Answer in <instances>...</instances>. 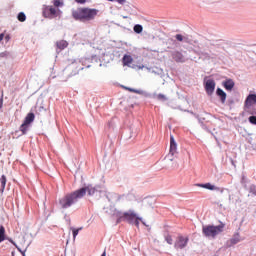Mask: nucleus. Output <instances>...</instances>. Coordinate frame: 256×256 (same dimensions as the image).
Listing matches in <instances>:
<instances>
[{
    "instance_id": "f257e3e1",
    "label": "nucleus",
    "mask_w": 256,
    "mask_h": 256,
    "mask_svg": "<svg viewBox=\"0 0 256 256\" xmlns=\"http://www.w3.org/2000/svg\"><path fill=\"white\" fill-rule=\"evenodd\" d=\"M90 195V197H93L94 200H99L103 195H105V191L101 189L100 187L93 188L91 186H88L87 188H81L80 190L68 194L64 197H62L59 201V205L62 209H68V207H71L77 199H81V197H85V193Z\"/></svg>"
},
{
    "instance_id": "f03ea898",
    "label": "nucleus",
    "mask_w": 256,
    "mask_h": 256,
    "mask_svg": "<svg viewBox=\"0 0 256 256\" xmlns=\"http://www.w3.org/2000/svg\"><path fill=\"white\" fill-rule=\"evenodd\" d=\"M126 207L137 209V211H149L153 209L155 205V200L153 198H145L143 200L137 199L133 194H129L125 197Z\"/></svg>"
},
{
    "instance_id": "7ed1b4c3",
    "label": "nucleus",
    "mask_w": 256,
    "mask_h": 256,
    "mask_svg": "<svg viewBox=\"0 0 256 256\" xmlns=\"http://www.w3.org/2000/svg\"><path fill=\"white\" fill-rule=\"evenodd\" d=\"M99 10L91 9V8H79L78 10L73 12L74 19H79L80 21H93Z\"/></svg>"
},
{
    "instance_id": "20e7f679",
    "label": "nucleus",
    "mask_w": 256,
    "mask_h": 256,
    "mask_svg": "<svg viewBox=\"0 0 256 256\" xmlns=\"http://www.w3.org/2000/svg\"><path fill=\"white\" fill-rule=\"evenodd\" d=\"M225 229V224L221 223L218 226L213 225H207L203 226L202 233L205 235V237H210L211 239H215L217 235L223 233V230Z\"/></svg>"
},
{
    "instance_id": "39448f33",
    "label": "nucleus",
    "mask_w": 256,
    "mask_h": 256,
    "mask_svg": "<svg viewBox=\"0 0 256 256\" xmlns=\"http://www.w3.org/2000/svg\"><path fill=\"white\" fill-rule=\"evenodd\" d=\"M123 217L125 221L128 223H131L132 225H136V227H139V223L142 222V224L145 225V227H151L149 224L143 221V218L135 212V210H129L128 212H125L123 214Z\"/></svg>"
},
{
    "instance_id": "423d86ee",
    "label": "nucleus",
    "mask_w": 256,
    "mask_h": 256,
    "mask_svg": "<svg viewBox=\"0 0 256 256\" xmlns=\"http://www.w3.org/2000/svg\"><path fill=\"white\" fill-rule=\"evenodd\" d=\"M43 17L46 19H56V17H61V10L53 6H44Z\"/></svg>"
},
{
    "instance_id": "0eeeda50",
    "label": "nucleus",
    "mask_w": 256,
    "mask_h": 256,
    "mask_svg": "<svg viewBox=\"0 0 256 256\" xmlns=\"http://www.w3.org/2000/svg\"><path fill=\"white\" fill-rule=\"evenodd\" d=\"M215 80L211 78L204 79V89L207 93V95L211 96L213 93H215V87H216Z\"/></svg>"
},
{
    "instance_id": "6e6552de",
    "label": "nucleus",
    "mask_w": 256,
    "mask_h": 256,
    "mask_svg": "<svg viewBox=\"0 0 256 256\" xmlns=\"http://www.w3.org/2000/svg\"><path fill=\"white\" fill-rule=\"evenodd\" d=\"M172 58L176 61V63H185L187 59L185 58V55L179 51H175L172 53Z\"/></svg>"
},
{
    "instance_id": "1a4fd4ad",
    "label": "nucleus",
    "mask_w": 256,
    "mask_h": 256,
    "mask_svg": "<svg viewBox=\"0 0 256 256\" xmlns=\"http://www.w3.org/2000/svg\"><path fill=\"white\" fill-rule=\"evenodd\" d=\"M256 105V94H250L245 100V107H253Z\"/></svg>"
},
{
    "instance_id": "9d476101",
    "label": "nucleus",
    "mask_w": 256,
    "mask_h": 256,
    "mask_svg": "<svg viewBox=\"0 0 256 256\" xmlns=\"http://www.w3.org/2000/svg\"><path fill=\"white\" fill-rule=\"evenodd\" d=\"M196 187H201L202 189H207L208 191H219V187L211 183L196 184Z\"/></svg>"
},
{
    "instance_id": "9b49d317",
    "label": "nucleus",
    "mask_w": 256,
    "mask_h": 256,
    "mask_svg": "<svg viewBox=\"0 0 256 256\" xmlns=\"http://www.w3.org/2000/svg\"><path fill=\"white\" fill-rule=\"evenodd\" d=\"M68 165L72 171H77L79 169V159L78 158H72L68 161Z\"/></svg>"
},
{
    "instance_id": "f8f14e48",
    "label": "nucleus",
    "mask_w": 256,
    "mask_h": 256,
    "mask_svg": "<svg viewBox=\"0 0 256 256\" xmlns=\"http://www.w3.org/2000/svg\"><path fill=\"white\" fill-rule=\"evenodd\" d=\"M187 246V238L185 237H179L177 242L175 243V247L177 249H183V247Z\"/></svg>"
},
{
    "instance_id": "ddd939ff",
    "label": "nucleus",
    "mask_w": 256,
    "mask_h": 256,
    "mask_svg": "<svg viewBox=\"0 0 256 256\" xmlns=\"http://www.w3.org/2000/svg\"><path fill=\"white\" fill-rule=\"evenodd\" d=\"M216 95L220 98L221 103H225V101H227V93H225L223 89L217 88Z\"/></svg>"
},
{
    "instance_id": "4468645a",
    "label": "nucleus",
    "mask_w": 256,
    "mask_h": 256,
    "mask_svg": "<svg viewBox=\"0 0 256 256\" xmlns=\"http://www.w3.org/2000/svg\"><path fill=\"white\" fill-rule=\"evenodd\" d=\"M169 153H174L177 155V142L173 136L170 137V150Z\"/></svg>"
},
{
    "instance_id": "2eb2a0df",
    "label": "nucleus",
    "mask_w": 256,
    "mask_h": 256,
    "mask_svg": "<svg viewBox=\"0 0 256 256\" xmlns=\"http://www.w3.org/2000/svg\"><path fill=\"white\" fill-rule=\"evenodd\" d=\"M223 86L226 91H232L233 87H235V82H233V80L229 79V80H226L225 82H223Z\"/></svg>"
},
{
    "instance_id": "dca6fc26",
    "label": "nucleus",
    "mask_w": 256,
    "mask_h": 256,
    "mask_svg": "<svg viewBox=\"0 0 256 256\" xmlns=\"http://www.w3.org/2000/svg\"><path fill=\"white\" fill-rule=\"evenodd\" d=\"M33 121H35V114L33 113H28L27 116L24 119V122L26 125H30L33 123Z\"/></svg>"
},
{
    "instance_id": "f3484780",
    "label": "nucleus",
    "mask_w": 256,
    "mask_h": 256,
    "mask_svg": "<svg viewBox=\"0 0 256 256\" xmlns=\"http://www.w3.org/2000/svg\"><path fill=\"white\" fill-rule=\"evenodd\" d=\"M122 61L123 65L130 67L131 63H133V57H131L130 55H124Z\"/></svg>"
},
{
    "instance_id": "a211bd4d",
    "label": "nucleus",
    "mask_w": 256,
    "mask_h": 256,
    "mask_svg": "<svg viewBox=\"0 0 256 256\" xmlns=\"http://www.w3.org/2000/svg\"><path fill=\"white\" fill-rule=\"evenodd\" d=\"M107 198H108V201H110L111 203L113 204L117 203V194L109 193Z\"/></svg>"
},
{
    "instance_id": "6ab92c4d",
    "label": "nucleus",
    "mask_w": 256,
    "mask_h": 256,
    "mask_svg": "<svg viewBox=\"0 0 256 256\" xmlns=\"http://www.w3.org/2000/svg\"><path fill=\"white\" fill-rule=\"evenodd\" d=\"M29 124H26L25 122L22 123V125L20 126V131L23 135H25V133H27V131H29Z\"/></svg>"
},
{
    "instance_id": "aec40b11",
    "label": "nucleus",
    "mask_w": 256,
    "mask_h": 256,
    "mask_svg": "<svg viewBox=\"0 0 256 256\" xmlns=\"http://www.w3.org/2000/svg\"><path fill=\"white\" fill-rule=\"evenodd\" d=\"M67 45H69V44L65 40H61V41L57 42L58 49H65V48H67Z\"/></svg>"
},
{
    "instance_id": "412c9836",
    "label": "nucleus",
    "mask_w": 256,
    "mask_h": 256,
    "mask_svg": "<svg viewBox=\"0 0 256 256\" xmlns=\"http://www.w3.org/2000/svg\"><path fill=\"white\" fill-rule=\"evenodd\" d=\"M175 155L176 154H174L172 152H169L168 155L165 157L166 163H169L171 161H175Z\"/></svg>"
},
{
    "instance_id": "4be33fe9",
    "label": "nucleus",
    "mask_w": 256,
    "mask_h": 256,
    "mask_svg": "<svg viewBox=\"0 0 256 256\" xmlns=\"http://www.w3.org/2000/svg\"><path fill=\"white\" fill-rule=\"evenodd\" d=\"M5 241V227L0 226V243Z\"/></svg>"
},
{
    "instance_id": "5701e85b",
    "label": "nucleus",
    "mask_w": 256,
    "mask_h": 256,
    "mask_svg": "<svg viewBox=\"0 0 256 256\" xmlns=\"http://www.w3.org/2000/svg\"><path fill=\"white\" fill-rule=\"evenodd\" d=\"M134 33H143V26L142 25H139V24H136L135 26H134Z\"/></svg>"
},
{
    "instance_id": "b1692460",
    "label": "nucleus",
    "mask_w": 256,
    "mask_h": 256,
    "mask_svg": "<svg viewBox=\"0 0 256 256\" xmlns=\"http://www.w3.org/2000/svg\"><path fill=\"white\" fill-rule=\"evenodd\" d=\"M0 182L2 185V191H5V185H7V177H5V175H2Z\"/></svg>"
},
{
    "instance_id": "393cba45",
    "label": "nucleus",
    "mask_w": 256,
    "mask_h": 256,
    "mask_svg": "<svg viewBox=\"0 0 256 256\" xmlns=\"http://www.w3.org/2000/svg\"><path fill=\"white\" fill-rule=\"evenodd\" d=\"M25 19H27V17L25 16V13L20 12L18 14V21H21V23H23V21H25Z\"/></svg>"
},
{
    "instance_id": "a878e982",
    "label": "nucleus",
    "mask_w": 256,
    "mask_h": 256,
    "mask_svg": "<svg viewBox=\"0 0 256 256\" xmlns=\"http://www.w3.org/2000/svg\"><path fill=\"white\" fill-rule=\"evenodd\" d=\"M19 244L20 246L22 247H27V242L25 241V237H21L20 240H19Z\"/></svg>"
},
{
    "instance_id": "bb28decb",
    "label": "nucleus",
    "mask_w": 256,
    "mask_h": 256,
    "mask_svg": "<svg viewBox=\"0 0 256 256\" xmlns=\"http://www.w3.org/2000/svg\"><path fill=\"white\" fill-rule=\"evenodd\" d=\"M54 5L56 7H63V0H54Z\"/></svg>"
},
{
    "instance_id": "cd10ccee",
    "label": "nucleus",
    "mask_w": 256,
    "mask_h": 256,
    "mask_svg": "<svg viewBox=\"0 0 256 256\" xmlns=\"http://www.w3.org/2000/svg\"><path fill=\"white\" fill-rule=\"evenodd\" d=\"M249 122H250L252 125H256V116H250V117H249Z\"/></svg>"
},
{
    "instance_id": "c85d7f7f",
    "label": "nucleus",
    "mask_w": 256,
    "mask_h": 256,
    "mask_svg": "<svg viewBox=\"0 0 256 256\" xmlns=\"http://www.w3.org/2000/svg\"><path fill=\"white\" fill-rule=\"evenodd\" d=\"M8 241L10 243H12V245H14V247H16L18 249V251H21V248H19V246H17V243H15V241H13V239H8Z\"/></svg>"
},
{
    "instance_id": "c756f323",
    "label": "nucleus",
    "mask_w": 256,
    "mask_h": 256,
    "mask_svg": "<svg viewBox=\"0 0 256 256\" xmlns=\"http://www.w3.org/2000/svg\"><path fill=\"white\" fill-rule=\"evenodd\" d=\"M166 241L169 245H172L173 244V238H171V236H167L166 237Z\"/></svg>"
},
{
    "instance_id": "7c9ffc66",
    "label": "nucleus",
    "mask_w": 256,
    "mask_h": 256,
    "mask_svg": "<svg viewBox=\"0 0 256 256\" xmlns=\"http://www.w3.org/2000/svg\"><path fill=\"white\" fill-rule=\"evenodd\" d=\"M72 233H73V237L75 239V237H77V235H79V229H73Z\"/></svg>"
},
{
    "instance_id": "2f4dec72",
    "label": "nucleus",
    "mask_w": 256,
    "mask_h": 256,
    "mask_svg": "<svg viewBox=\"0 0 256 256\" xmlns=\"http://www.w3.org/2000/svg\"><path fill=\"white\" fill-rule=\"evenodd\" d=\"M240 241H241V238H239V236H237L236 239L231 240L232 243H239Z\"/></svg>"
},
{
    "instance_id": "473e14b6",
    "label": "nucleus",
    "mask_w": 256,
    "mask_h": 256,
    "mask_svg": "<svg viewBox=\"0 0 256 256\" xmlns=\"http://www.w3.org/2000/svg\"><path fill=\"white\" fill-rule=\"evenodd\" d=\"M176 39H177V41H183V35L177 34Z\"/></svg>"
},
{
    "instance_id": "72a5a7b5",
    "label": "nucleus",
    "mask_w": 256,
    "mask_h": 256,
    "mask_svg": "<svg viewBox=\"0 0 256 256\" xmlns=\"http://www.w3.org/2000/svg\"><path fill=\"white\" fill-rule=\"evenodd\" d=\"M145 66L141 65V66H133V69H144Z\"/></svg>"
},
{
    "instance_id": "f704fd0d",
    "label": "nucleus",
    "mask_w": 256,
    "mask_h": 256,
    "mask_svg": "<svg viewBox=\"0 0 256 256\" xmlns=\"http://www.w3.org/2000/svg\"><path fill=\"white\" fill-rule=\"evenodd\" d=\"M117 3H119L120 5H124L125 4V0H116Z\"/></svg>"
},
{
    "instance_id": "c9c22d12",
    "label": "nucleus",
    "mask_w": 256,
    "mask_h": 256,
    "mask_svg": "<svg viewBox=\"0 0 256 256\" xmlns=\"http://www.w3.org/2000/svg\"><path fill=\"white\" fill-rule=\"evenodd\" d=\"M77 3H85L86 0H76Z\"/></svg>"
},
{
    "instance_id": "e433bc0d",
    "label": "nucleus",
    "mask_w": 256,
    "mask_h": 256,
    "mask_svg": "<svg viewBox=\"0 0 256 256\" xmlns=\"http://www.w3.org/2000/svg\"><path fill=\"white\" fill-rule=\"evenodd\" d=\"M3 108V100L0 101V109Z\"/></svg>"
},
{
    "instance_id": "4c0bfd02",
    "label": "nucleus",
    "mask_w": 256,
    "mask_h": 256,
    "mask_svg": "<svg viewBox=\"0 0 256 256\" xmlns=\"http://www.w3.org/2000/svg\"><path fill=\"white\" fill-rule=\"evenodd\" d=\"M160 99H165V96L164 95H159L158 96Z\"/></svg>"
},
{
    "instance_id": "58836bf2",
    "label": "nucleus",
    "mask_w": 256,
    "mask_h": 256,
    "mask_svg": "<svg viewBox=\"0 0 256 256\" xmlns=\"http://www.w3.org/2000/svg\"><path fill=\"white\" fill-rule=\"evenodd\" d=\"M101 256H107V252H103Z\"/></svg>"
},
{
    "instance_id": "ea45409f",
    "label": "nucleus",
    "mask_w": 256,
    "mask_h": 256,
    "mask_svg": "<svg viewBox=\"0 0 256 256\" xmlns=\"http://www.w3.org/2000/svg\"><path fill=\"white\" fill-rule=\"evenodd\" d=\"M123 19H127V16H123Z\"/></svg>"
}]
</instances>
